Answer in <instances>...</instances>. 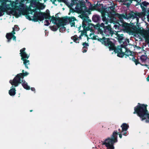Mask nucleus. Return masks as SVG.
Segmentation results:
<instances>
[{"mask_svg":"<svg viewBox=\"0 0 149 149\" xmlns=\"http://www.w3.org/2000/svg\"><path fill=\"white\" fill-rule=\"evenodd\" d=\"M149 4L148 3L145 1L142 2L141 5V6L143 11V13H138L136 15L134 13H132L131 14V13H130L129 14L126 15V16L123 15L116 14L113 10L114 8L113 7L107 8L102 12V20L104 22L105 24H107L109 19H112V17L113 16L117 15L120 19V21L122 22H121V24L118 23L119 25L124 27L125 29L130 34H133L134 33V32L132 31L133 29L131 28L129 26L128 24L123 22L122 19L123 18L129 19L131 18L134 19L135 17L136 18L137 22H138V17L141 18L143 19L144 17L146 14V8L145 7Z\"/></svg>","mask_w":149,"mask_h":149,"instance_id":"obj_1","label":"nucleus"},{"mask_svg":"<svg viewBox=\"0 0 149 149\" xmlns=\"http://www.w3.org/2000/svg\"><path fill=\"white\" fill-rule=\"evenodd\" d=\"M91 22V21L88 19V17L86 18V19H84L82 22V27L84 30H90L91 32L90 33L89 36L91 38L97 39L102 44L106 46H108L110 50H114V51L117 52V55L119 57H123L125 54L128 55L131 54V52L127 50L125 47H123L122 46H121L118 47L116 49H115L114 45L109 40V39H106L104 37H103L102 39L99 38L98 36H95L94 34L93 31L94 29H95V26L90 23L89 22Z\"/></svg>","mask_w":149,"mask_h":149,"instance_id":"obj_2","label":"nucleus"},{"mask_svg":"<svg viewBox=\"0 0 149 149\" xmlns=\"http://www.w3.org/2000/svg\"><path fill=\"white\" fill-rule=\"evenodd\" d=\"M24 0H17L15 2H8L6 0H0V16L3 15V13L7 10L12 9L17 10L20 14H23L26 10L24 5Z\"/></svg>","mask_w":149,"mask_h":149,"instance_id":"obj_3","label":"nucleus"},{"mask_svg":"<svg viewBox=\"0 0 149 149\" xmlns=\"http://www.w3.org/2000/svg\"><path fill=\"white\" fill-rule=\"evenodd\" d=\"M134 110V113H136L142 120L146 119V117L149 119V114L148 113L146 107L144 105L138 103L135 107Z\"/></svg>","mask_w":149,"mask_h":149,"instance_id":"obj_4","label":"nucleus"},{"mask_svg":"<svg viewBox=\"0 0 149 149\" xmlns=\"http://www.w3.org/2000/svg\"><path fill=\"white\" fill-rule=\"evenodd\" d=\"M117 132H113L111 138H108L102 141V144L105 145L107 148V149H114L113 145L114 143L117 141Z\"/></svg>","mask_w":149,"mask_h":149,"instance_id":"obj_5","label":"nucleus"},{"mask_svg":"<svg viewBox=\"0 0 149 149\" xmlns=\"http://www.w3.org/2000/svg\"><path fill=\"white\" fill-rule=\"evenodd\" d=\"M100 26L102 27L99 28L97 31L102 36H109L113 34V31L111 30V28L109 26H104V23H102L100 24Z\"/></svg>","mask_w":149,"mask_h":149,"instance_id":"obj_6","label":"nucleus"},{"mask_svg":"<svg viewBox=\"0 0 149 149\" xmlns=\"http://www.w3.org/2000/svg\"><path fill=\"white\" fill-rule=\"evenodd\" d=\"M27 72H25L23 73H20L17 74L13 80L10 81V83L13 86H17L19 84L21 83V79H23L24 77L26 76L29 74Z\"/></svg>","mask_w":149,"mask_h":149,"instance_id":"obj_7","label":"nucleus"},{"mask_svg":"<svg viewBox=\"0 0 149 149\" xmlns=\"http://www.w3.org/2000/svg\"><path fill=\"white\" fill-rule=\"evenodd\" d=\"M138 33L141 36L144 38L146 41L149 43V29L145 30L141 27L137 31Z\"/></svg>","mask_w":149,"mask_h":149,"instance_id":"obj_8","label":"nucleus"},{"mask_svg":"<svg viewBox=\"0 0 149 149\" xmlns=\"http://www.w3.org/2000/svg\"><path fill=\"white\" fill-rule=\"evenodd\" d=\"M25 48H24L20 50V54L22 57L21 59L24 61V64L25 65V67L28 68L27 65H29V60L25 59H28L29 56V55H28L25 52Z\"/></svg>","mask_w":149,"mask_h":149,"instance_id":"obj_9","label":"nucleus"},{"mask_svg":"<svg viewBox=\"0 0 149 149\" xmlns=\"http://www.w3.org/2000/svg\"><path fill=\"white\" fill-rule=\"evenodd\" d=\"M19 30V28L17 25H15L13 28V31L12 33H7L6 35V37L8 39V42H10L12 38L13 40H16V37L14 35L15 33V31H18Z\"/></svg>","mask_w":149,"mask_h":149,"instance_id":"obj_10","label":"nucleus"},{"mask_svg":"<svg viewBox=\"0 0 149 149\" xmlns=\"http://www.w3.org/2000/svg\"><path fill=\"white\" fill-rule=\"evenodd\" d=\"M75 18L74 17H65L62 18L60 21V22H64L66 24L70 23L71 26V27L74 26L75 23L74 21L76 20Z\"/></svg>","mask_w":149,"mask_h":149,"instance_id":"obj_11","label":"nucleus"},{"mask_svg":"<svg viewBox=\"0 0 149 149\" xmlns=\"http://www.w3.org/2000/svg\"><path fill=\"white\" fill-rule=\"evenodd\" d=\"M36 10V9H32L33 13L35 12L34 14L33 18L35 21H37L39 20L42 21L44 19V16L42 13L40 12H35Z\"/></svg>","mask_w":149,"mask_h":149,"instance_id":"obj_12","label":"nucleus"},{"mask_svg":"<svg viewBox=\"0 0 149 149\" xmlns=\"http://www.w3.org/2000/svg\"><path fill=\"white\" fill-rule=\"evenodd\" d=\"M46 19H48L50 20V22H52L54 24H56L57 25L59 24V21L62 18L60 19H57L56 17L53 16L51 17L50 16L49 14H47L45 15L44 17Z\"/></svg>","mask_w":149,"mask_h":149,"instance_id":"obj_13","label":"nucleus"},{"mask_svg":"<svg viewBox=\"0 0 149 149\" xmlns=\"http://www.w3.org/2000/svg\"><path fill=\"white\" fill-rule=\"evenodd\" d=\"M85 8L84 5H82L81 4H77L75 9L78 12L81 13L84 11Z\"/></svg>","mask_w":149,"mask_h":149,"instance_id":"obj_14","label":"nucleus"},{"mask_svg":"<svg viewBox=\"0 0 149 149\" xmlns=\"http://www.w3.org/2000/svg\"><path fill=\"white\" fill-rule=\"evenodd\" d=\"M61 20V19L59 21V24H58L57 26L58 27L60 28V31H64L65 29V28L64 27V25H66V23H64V21H63L62 22H60V21Z\"/></svg>","mask_w":149,"mask_h":149,"instance_id":"obj_15","label":"nucleus"},{"mask_svg":"<svg viewBox=\"0 0 149 149\" xmlns=\"http://www.w3.org/2000/svg\"><path fill=\"white\" fill-rule=\"evenodd\" d=\"M22 83V85L23 87L27 90H29L30 89V87L29 86L27 85V83L24 80L22 79L21 80Z\"/></svg>","mask_w":149,"mask_h":149,"instance_id":"obj_16","label":"nucleus"},{"mask_svg":"<svg viewBox=\"0 0 149 149\" xmlns=\"http://www.w3.org/2000/svg\"><path fill=\"white\" fill-rule=\"evenodd\" d=\"M15 91V89L13 88V86H12L9 91V94L11 96L14 95L16 93Z\"/></svg>","mask_w":149,"mask_h":149,"instance_id":"obj_17","label":"nucleus"},{"mask_svg":"<svg viewBox=\"0 0 149 149\" xmlns=\"http://www.w3.org/2000/svg\"><path fill=\"white\" fill-rule=\"evenodd\" d=\"M71 39L73 40L74 42L76 43H79V42L80 38H78L77 35H74V36L72 37ZM80 39H81V38L80 37Z\"/></svg>","mask_w":149,"mask_h":149,"instance_id":"obj_18","label":"nucleus"},{"mask_svg":"<svg viewBox=\"0 0 149 149\" xmlns=\"http://www.w3.org/2000/svg\"><path fill=\"white\" fill-rule=\"evenodd\" d=\"M122 127V131H126L127 130L129 127V125L126 123H123L121 126Z\"/></svg>","mask_w":149,"mask_h":149,"instance_id":"obj_19","label":"nucleus"},{"mask_svg":"<svg viewBox=\"0 0 149 149\" xmlns=\"http://www.w3.org/2000/svg\"><path fill=\"white\" fill-rule=\"evenodd\" d=\"M116 34L117 35L118 39L119 40H122L123 39V36H122V34L121 35V36H120V34H118V33L116 32Z\"/></svg>","mask_w":149,"mask_h":149,"instance_id":"obj_20","label":"nucleus"},{"mask_svg":"<svg viewBox=\"0 0 149 149\" xmlns=\"http://www.w3.org/2000/svg\"><path fill=\"white\" fill-rule=\"evenodd\" d=\"M147 59L146 56L144 55L140 57V59L141 61L143 62L145 61Z\"/></svg>","mask_w":149,"mask_h":149,"instance_id":"obj_21","label":"nucleus"},{"mask_svg":"<svg viewBox=\"0 0 149 149\" xmlns=\"http://www.w3.org/2000/svg\"><path fill=\"white\" fill-rule=\"evenodd\" d=\"M36 6V3L35 2H34V3H33L32 2H31V5L29 7V8L31 10V7L32 6L33 7H35Z\"/></svg>","mask_w":149,"mask_h":149,"instance_id":"obj_22","label":"nucleus"},{"mask_svg":"<svg viewBox=\"0 0 149 149\" xmlns=\"http://www.w3.org/2000/svg\"><path fill=\"white\" fill-rule=\"evenodd\" d=\"M38 6L40 9H43L45 7V6L43 4L41 3H39Z\"/></svg>","mask_w":149,"mask_h":149,"instance_id":"obj_23","label":"nucleus"},{"mask_svg":"<svg viewBox=\"0 0 149 149\" xmlns=\"http://www.w3.org/2000/svg\"><path fill=\"white\" fill-rule=\"evenodd\" d=\"M132 60L135 63L136 65L139 63L138 61L136 59L135 57L133 56H132Z\"/></svg>","mask_w":149,"mask_h":149,"instance_id":"obj_24","label":"nucleus"},{"mask_svg":"<svg viewBox=\"0 0 149 149\" xmlns=\"http://www.w3.org/2000/svg\"><path fill=\"white\" fill-rule=\"evenodd\" d=\"M92 19L95 22L97 21L98 19L97 17L96 16H93V17Z\"/></svg>","mask_w":149,"mask_h":149,"instance_id":"obj_25","label":"nucleus"},{"mask_svg":"<svg viewBox=\"0 0 149 149\" xmlns=\"http://www.w3.org/2000/svg\"><path fill=\"white\" fill-rule=\"evenodd\" d=\"M49 19L48 20V19H46L45 21V25L46 26H48L49 25Z\"/></svg>","mask_w":149,"mask_h":149,"instance_id":"obj_26","label":"nucleus"},{"mask_svg":"<svg viewBox=\"0 0 149 149\" xmlns=\"http://www.w3.org/2000/svg\"><path fill=\"white\" fill-rule=\"evenodd\" d=\"M121 133L124 136H126L127 133V130L126 131H121Z\"/></svg>","mask_w":149,"mask_h":149,"instance_id":"obj_27","label":"nucleus"},{"mask_svg":"<svg viewBox=\"0 0 149 149\" xmlns=\"http://www.w3.org/2000/svg\"><path fill=\"white\" fill-rule=\"evenodd\" d=\"M51 29L53 31H56L57 29V28L56 26H52L51 27Z\"/></svg>","mask_w":149,"mask_h":149,"instance_id":"obj_28","label":"nucleus"},{"mask_svg":"<svg viewBox=\"0 0 149 149\" xmlns=\"http://www.w3.org/2000/svg\"><path fill=\"white\" fill-rule=\"evenodd\" d=\"M83 45L84 46V47H87V46H88V43H86V42H84L83 44Z\"/></svg>","mask_w":149,"mask_h":149,"instance_id":"obj_29","label":"nucleus"},{"mask_svg":"<svg viewBox=\"0 0 149 149\" xmlns=\"http://www.w3.org/2000/svg\"><path fill=\"white\" fill-rule=\"evenodd\" d=\"M87 47H83L82 49V52L83 53L86 52L87 51Z\"/></svg>","mask_w":149,"mask_h":149,"instance_id":"obj_30","label":"nucleus"},{"mask_svg":"<svg viewBox=\"0 0 149 149\" xmlns=\"http://www.w3.org/2000/svg\"><path fill=\"white\" fill-rule=\"evenodd\" d=\"M118 133H120L119 134V137L120 138H121L122 137V135L121 134V133H122L121 132H119Z\"/></svg>","mask_w":149,"mask_h":149,"instance_id":"obj_31","label":"nucleus"},{"mask_svg":"<svg viewBox=\"0 0 149 149\" xmlns=\"http://www.w3.org/2000/svg\"><path fill=\"white\" fill-rule=\"evenodd\" d=\"M114 27L115 28V29H116L117 28H118L119 27L118 25L117 24H115L114 25Z\"/></svg>","mask_w":149,"mask_h":149,"instance_id":"obj_32","label":"nucleus"},{"mask_svg":"<svg viewBox=\"0 0 149 149\" xmlns=\"http://www.w3.org/2000/svg\"><path fill=\"white\" fill-rule=\"evenodd\" d=\"M51 1L52 2L53 4H55V2L56 1V0H51Z\"/></svg>","mask_w":149,"mask_h":149,"instance_id":"obj_33","label":"nucleus"},{"mask_svg":"<svg viewBox=\"0 0 149 149\" xmlns=\"http://www.w3.org/2000/svg\"><path fill=\"white\" fill-rule=\"evenodd\" d=\"M132 1H135L137 2H139L141 0H132Z\"/></svg>","mask_w":149,"mask_h":149,"instance_id":"obj_34","label":"nucleus"},{"mask_svg":"<svg viewBox=\"0 0 149 149\" xmlns=\"http://www.w3.org/2000/svg\"><path fill=\"white\" fill-rule=\"evenodd\" d=\"M72 2H73V3H71V6H72L73 5L75 4V2H74V1H72Z\"/></svg>","mask_w":149,"mask_h":149,"instance_id":"obj_35","label":"nucleus"},{"mask_svg":"<svg viewBox=\"0 0 149 149\" xmlns=\"http://www.w3.org/2000/svg\"><path fill=\"white\" fill-rule=\"evenodd\" d=\"M31 90L32 91H35V88H31Z\"/></svg>","mask_w":149,"mask_h":149,"instance_id":"obj_36","label":"nucleus"},{"mask_svg":"<svg viewBox=\"0 0 149 149\" xmlns=\"http://www.w3.org/2000/svg\"><path fill=\"white\" fill-rule=\"evenodd\" d=\"M17 12L16 11H15V12L13 13V14L14 15H16L17 14Z\"/></svg>","mask_w":149,"mask_h":149,"instance_id":"obj_37","label":"nucleus"},{"mask_svg":"<svg viewBox=\"0 0 149 149\" xmlns=\"http://www.w3.org/2000/svg\"><path fill=\"white\" fill-rule=\"evenodd\" d=\"M147 80L148 81H149V75L148 77L147 78Z\"/></svg>","mask_w":149,"mask_h":149,"instance_id":"obj_38","label":"nucleus"},{"mask_svg":"<svg viewBox=\"0 0 149 149\" xmlns=\"http://www.w3.org/2000/svg\"><path fill=\"white\" fill-rule=\"evenodd\" d=\"M26 0H24V1H23V5H24V2L25 1H26ZM47 0H44V2H45Z\"/></svg>","mask_w":149,"mask_h":149,"instance_id":"obj_39","label":"nucleus"},{"mask_svg":"<svg viewBox=\"0 0 149 149\" xmlns=\"http://www.w3.org/2000/svg\"><path fill=\"white\" fill-rule=\"evenodd\" d=\"M147 13H149V8L147 10Z\"/></svg>","mask_w":149,"mask_h":149,"instance_id":"obj_40","label":"nucleus"},{"mask_svg":"<svg viewBox=\"0 0 149 149\" xmlns=\"http://www.w3.org/2000/svg\"><path fill=\"white\" fill-rule=\"evenodd\" d=\"M118 1L120 2H122L123 1V0H118Z\"/></svg>","mask_w":149,"mask_h":149,"instance_id":"obj_41","label":"nucleus"},{"mask_svg":"<svg viewBox=\"0 0 149 149\" xmlns=\"http://www.w3.org/2000/svg\"><path fill=\"white\" fill-rule=\"evenodd\" d=\"M146 123H148V122H149V121L148 120H146Z\"/></svg>","mask_w":149,"mask_h":149,"instance_id":"obj_42","label":"nucleus"},{"mask_svg":"<svg viewBox=\"0 0 149 149\" xmlns=\"http://www.w3.org/2000/svg\"><path fill=\"white\" fill-rule=\"evenodd\" d=\"M147 18L148 19L149 18V15H148V16H147Z\"/></svg>","mask_w":149,"mask_h":149,"instance_id":"obj_43","label":"nucleus"},{"mask_svg":"<svg viewBox=\"0 0 149 149\" xmlns=\"http://www.w3.org/2000/svg\"><path fill=\"white\" fill-rule=\"evenodd\" d=\"M24 70H22V73H24Z\"/></svg>","mask_w":149,"mask_h":149,"instance_id":"obj_44","label":"nucleus"},{"mask_svg":"<svg viewBox=\"0 0 149 149\" xmlns=\"http://www.w3.org/2000/svg\"><path fill=\"white\" fill-rule=\"evenodd\" d=\"M32 111V110H30V112H31V111Z\"/></svg>","mask_w":149,"mask_h":149,"instance_id":"obj_45","label":"nucleus"},{"mask_svg":"<svg viewBox=\"0 0 149 149\" xmlns=\"http://www.w3.org/2000/svg\"><path fill=\"white\" fill-rule=\"evenodd\" d=\"M75 1L76 2H75V3H77V1Z\"/></svg>","mask_w":149,"mask_h":149,"instance_id":"obj_46","label":"nucleus"},{"mask_svg":"<svg viewBox=\"0 0 149 149\" xmlns=\"http://www.w3.org/2000/svg\"><path fill=\"white\" fill-rule=\"evenodd\" d=\"M148 21L149 22V20H148Z\"/></svg>","mask_w":149,"mask_h":149,"instance_id":"obj_47","label":"nucleus"}]
</instances>
